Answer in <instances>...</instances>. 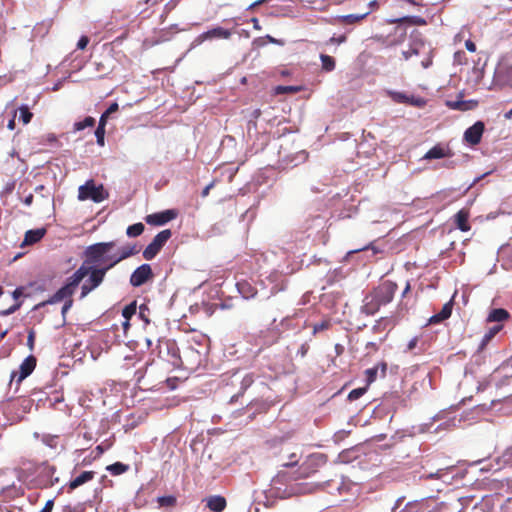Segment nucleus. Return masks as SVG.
<instances>
[{
  "instance_id": "1",
  "label": "nucleus",
  "mask_w": 512,
  "mask_h": 512,
  "mask_svg": "<svg viewBox=\"0 0 512 512\" xmlns=\"http://www.w3.org/2000/svg\"><path fill=\"white\" fill-rule=\"evenodd\" d=\"M88 275L87 266H81L77 269L72 276L67 279L66 284L61 287L48 301L41 303L39 306H43L46 303H56L64 299H71L76 288L80 282Z\"/></svg>"
},
{
  "instance_id": "2",
  "label": "nucleus",
  "mask_w": 512,
  "mask_h": 512,
  "mask_svg": "<svg viewBox=\"0 0 512 512\" xmlns=\"http://www.w3.org/2000/svg\"><path fill=\"white\" fill-rule=\"evenodd\" d=\"M109 193L104 189L103 185L96 186L94 180H88L84 185L78 189V199L80 201L92 200L95 203H100L108 199Z\"/></svg>"
},
{
  "instance_id": "3",
  "label": "nucleus",
  "mask_w": 512,
  "mask_h": 512,
  "mask_svg": "<svg viewBox=\"0 0 512 512\" xmlns=\"http://www.w3.org/2000/svg\"><path fill=\"white\" fill-rule=\"evenodd\" d=\"M397 289L396 283L389 280L383 281L374 289L372 294L373 300L378 306L386 305L393 300Z\"/></svg>"
},
{
  "instance_id": "4",
  "label": "nucleus",
  "mask_w": 512,
  "mask_h": 512,
  "mask_svg": "<svg viewBox=\"0 0 512 512\" xmlns=\"http://www.w3.org/2000/svg\"><path fill=\"white\" fill-rule=\"evenodd\" d=\"M326 462L327 457L322 453H314L309 455L299 467V477H310L311 475L315 474L320 467L324 466Z\"/></svg>"
},
{
  "instance_id": "5",
  "label": "nucleus",
  "mask_w": 512,
  "mask_h": 512,
  "mask_svg": "<svg viewBox=\"0 0 512 512\" xmlns=\"http://www.w3.org/2000/svg\"><path fill=\"white\" fill-rule=\"evenodd\" d=\"M172 232L170 229H165L159 232L146 247L142 256H156L165 243L171 238Z\"/></svg>"
},
{
  "instance_id": "6",
  "label": "nucleus",
  "mask_w": 512,
  "mask_h": 512,
  "mask_svg": "<svg viewBox=\"0 0 512 512\" xmlns=\"http://www.w3.org/2000/svg\"><path fill=\"white\" fill-rule=\"evenodd\" d=\"M206 354L207 349H205L204 351H198L194 347L189 346L184 351V356L182 358L184 364L182 366H185L190 369H196L202 364Z\"/></svg>"
},
{
  "instance_id": "7",
  "label": "nucleus",
  "mask_w": 512,
  "mask_h": 512,
  "mask_svg": "<svg viewBox=\"0 0 512 512\" xmlns=\"http://www.w3.org/2000/svg\"><path fill=\"white\" fill-rule=\"evenodd\" d=\"M425 50V42L422 38V34L414 30L411 34V43L407 50L402 51L403 58L405 60L411 59L413 56L420 55Z\"/></svg>"
},
{
  "instance_id": "8",
  "label": "nucleus",
  "mask_w": 512,
  "mask_h": 512,
  "mask_svg": "<svg viewBox=\"0 0 512 512\" xmlns=\"http://www.w3.org/2000/svg\"><path fill=\"white\" fill-rule=\"evenodd\" d=\"M154 274L149 264H142L134 270L130 276V284L133 287H140L153 278Z\"/></svg>"
},
{
  "instance_id": "9",
  "label": "nucleus",
  "mask_w": 512,
  "mask_h": 512,
  "mask_svg": "<svg viewBox=\"0 0 512 512\" xmlns=\"http://www.w3.org/2000/svg\"><path fill=\"white\" fill-rule=\"evenodd\" d=\"M485 130V124L482 121L475 122L464 132V141L471 146L478 145L481 142Z\"/></svg>"
},
{
  "instance_id": "10",
  "label": "nucleus",
  "mask_w": 512,
  "mask_h": 512,
  "mask_svg": "<svg viewBox=\"0 0 512 512\" xmlns=\"http://www.w3.org/2000/svg\"><path fill=\"white\" fill-rule=\"evenodd\" d=\"M92 258H87V260L81 265V266H87L88 268V275L89 278L87 279V282L95 289L98 287L106 274V271L108 270V267L106 268H95L92 265V261H90Z\"/></svg>"
},
{
  "instance_id": "11",
  "label": "nucleus",
  "mask_w": 512,
  "mask_h": 512,
  "mask_svg": "<svg viewBox=\"0 0 512 512\" xmlns=\"http://www.w3.org/2000/svg\"><path fill=\"white\" fill-rule=\"evenodd\" d=\"M177 211L174 209H168L162 212L149 214L145 217V221L149 225L161 226L177 217Z\"/></svg>"
},
{
  "instance_id": "12",
  "label": "nucleus",
  "mask_w": 512,
  "mask_h": 512,
  "mask_svg": "<svg viewBox=\"0 0 512 512\" xmlns=\"http://www.w3.org/2000/svg\"><path fill=\"white\" fill-rule=\"evenodd\" d=\"M36 362L37 360L33 355H29L28 357H26L20 365L19 373L17 374V372H12L10 382H12L16 376H18L17 382H22L34 371L36 367Z\"/></svg>"
},
{
  "instance_id": "13",
  "label": "nucleus",
  "mask_w": 512,
  "mask_h": 512,
  "mask_svg": "<svg viewBox=\"0 0 512 512\" xmlns=\"http://www.w3.org/2000/svg\"><path fill=\"white\" fill-rule=\"evenodd\" d=\"M232 33L230 30L225 29L223 27H215L211 30H208L206 32H203L200 34L196 39L195 43L201 44L206 40H212V39H229L231 37Z\"/></svg>"
},
{
  "instance_id": "14",
  "label": "nucleus",
  "mask_w": 512,
  "mask_h": 512,
  "mask_svg": "<svg viewBox=\"0 0 512 512\" xmlns=\"http://www.w3.org/2000/svg\"><path fill=\"white\" fill-rule=\"evenodd\" d=\"M469 217L470 213L467 209H461L455 214L454 223L460 231L468 232L470 230Z\"/></svg>"
},
{
  "instance_id": "15",
  "label": "nucleus",
  "mask_w": 512,
  "mask_h": 512,
  "mask_svg": "<svg viewBox=\"0 0 512 512\" xmlns=\"http://www.w3.org/2000/svg\"><path fill=\"white\" fill-rule=\"evenodd\" d=\"M206 505L213 512H223L227 507V501L221 495H214L206 499Z\"/></svg>"
},
{
  "instance_id": "16",
  "label": "nucleus",
  "mask_w": 512,
  "mask_h": 512,
  "mask_svg": "<svg viewBox=\"0 0 512 512\" xmlns=\"http://www.w3.org/2000/svg\"><path fill=\"white\" fill-rule=\"evenodd\" d=\"M165 344H166L168 356H170L168 361H170L173 366L179 367V366L183 365L184 361L179 354V349H178L176 343L174 341H166Z\"/></svg>"
},
{
  "instance_id": "17",
  "label": "nucleus",
  "mask_w": 512,
  "mask_h": 512,
  "mask_svg": "<svg viewBox=\"0 0 512 512\" xmlns=\"http://www.w3.org/2000/svg\"><path fill=\"white\" fill-rule=\"evenodd\" d=\"M45 234H46V229L45 228H38V229H34V230H28L25 233V237H24L23 242L21 243V247L37 243L38 241H40L44 237Z\"/></svg>"
},
{
  "instance_id": "18",
  "label": "nucleus",
  "mask_w": 512,
  "mask_h": 512,
  "mask_svg": "<svg viewBox=\"0 0 512 512\" xmlns=\"http://www.w3.org/2000/svg\"><path fill=\"white\" fill-rule=\"evenodd\" d=\"M112 247L113 243H96L86 249L85 256H104Z\"/></svg>"
},
{
  "instance_id": "19",
  "label": "nucleus",
  "mask_w": 512,
  "mask_h": 512,
  "mask_svg": "<svg viewBox=\"0 0 512 512\" xmlns=\"http://www.w3.org/2000/svg\"><path fill=\"white\" fill-rule=\"evenodd\" d=\"M95 477L94 471H83L80 475L76 476L74 479H72L69 484L68 488L69 490H74L87 482L93 480Z\"/></svg>"
},
{
  "instance_id": "20",
  "label": "nucleus",
  "mask_w": 512,
  "mask_h": 512,
  "mask_svg": "<svg viewBox=\"0 0 512 512\" xmlns=\"http://www.w3.org/2000/svg\"><path fill=\"white\" fill-rule=\"evenodd\" d=\"M452 308H453L452 301L445 303L440 312H438L435 315L430 317L428 323L429 324H438V323H441L442 321L448 319L452 314Z\"/></svg>"
},
{
  "instance_id": "21",
  "label": "nucleus",
  "mask_w": 512,
  "mask_h": 512,
  "mask_svg": "<svg viewBox=\"0 0 512 512\" xmlns=\"http://www.w3.org/2000/svg\"><path fill=\"white\" fill-rule=\"evenodd\" d=\"M447 106L453 110L468 111L473 110L478 106L477 100H457L447 101Z\"/></svg>"
},
{
  "instance_id": "22",
  "label": "nucleus",
  "mask_w": 512,
  "mask_h": 512,
  "mask_svg": "<svg viewBox=\"0 0 512 512\" xmlns=\"http://www.w3.org/2000/svg\"><path fill=\"white\" fill-rule=\"evenodd\" d=\"M370 12H365L364 14H348V15H340L335 18L336 23L344 24V25H353L361 22L365 19Z\"/></svg>"
},
{
  "instance_id": "23",
  "label": "nucleus",
  "mask_w": 512,
  "mask_h": 512,
  "mask_svg": "<svg viewBox=\"0 0 512 512\" xmlns=\"http://www.w3.org/2000/svg\"><path fill=\"white\" fill-rule=\"evenodd\" d=\"M180 29H178L177 25H171L168 28L161 29L156 36L155 43H163L170 41L173 36L178 33Z\"/></svg>"
},
{
  "instance_id": "24",
  "label": "nucleus",
  "mask_w": 512,
  "mask_h": 512,
  "mask_svg": "<svg viewBox=\"0 0 512 512\" xmlns=\"http://www.w3.org/2000/svg\"><path fill=\"white\" fill-rule=\"evenodd\" d=\"M379 368L381 369L382 376H385L387 370L386 362H380L376 366L369 368L365 371L366 381L368 385L376 380Z\"/></svg>"
},
{
  "instance_id": "25",
  "label": "nucleus",
  "mask_w": 512,
  "mask_h": 512,
  "mask_svg": "<svg viewBox=\"0 0 512 512\" xmlns=\"http://www.w3.org/2000/svg\"><path fill=\"white\" fill-rule=\"evenodd\" d=\"M450 153L448 150H445L440 145H435L431 149L427 151V153L424 155V159H441L445 157H449Z\"/></svg>"
},
{
  "instance_id": "26",
  "label": "nucleus",
  "mask_w": 512,
  "mask_h": 512,
  "mask_svg": "<svg viewBox=\"0 0 512 512\" xmlns=\"http://www.w3.org/2000/svg\"><path fill=\"white\" fill-rule=\"evenodd\" d=\"M390 23H408L410 25L424 26L427 24L426 20L420 16H404L401 18L390 20Z\"/></svg>"
},
{
  "instance_id": "27",
  "label": "nucleus",
  "mask_w": 512,
  "mask_h": 512,
  "mask_svg": "<svg viewBox=\"0 0 512 512\" xmlns=\"http://www.w3.org/2000/svg\"><path fill=\"white\" fill-rule=\"evenodd\" d=\"M254 376L253 374H246L241 380V387L239 393L233 395L230 399V402H236L239 396H242L244 392L253 384Z\"/></svg>"
},
{
  "instance_id": "28",
  "label": "nucleus",
  "mask_w": 512,
  "mask_h": 512,
  "mask_svg": "<svg viewBox=\"0 0 512 512\" xmlns=\"http://www.w3.org/2000/svg\"><path fill=\"white\" fill-rule=\"evenodd\" d=\"M509 318V313L503 308L491 310L487 317L488 322H502Z\"/></svg>"
},
{
  "instance_id": "29",
  "label": "nucleus",
  "mask_w": 512,
  "mask_h": 512,
  "mask_svg": "<svg viewBox=\"0 0 512 512\" xmlns=\"http://www.w3.org/2000/svg\"><path fill=\"white\" fill-rule=\"evenodd\" d=\"M106 470L109 471L113 476H118L126 473L129 470V465L123 464L121 462H115L111 465H108Z\"/></svg>"
},
{
  "instance_id": "30",
  "label": "nucleus",
  "mask_w": 512,
  "mask_h": 512,
  "mask_svg": "<svg viewBox=\"0 0 512 512\" xmlns=\"http://www.w3.org/2000/svg\"><path fill=\"white\" fill-rule=\"evenodd\" d=\"M322 69L326 72H331L336 67L335 59L329 55L321 54L320 55Z\"/></svg>"
},
{
  "instance_id": "31",
  "label": "nucleus",
  "mask_w": 512,
  "mask_h": 512,
  "mask_svg": "<svg viewBox=\"0 0 512 512\" xmlns=\"http://www.w3.org/2000/svg\"><path fill=\"white\" fill-rule=\"evenodd\" d=\"M96 121L93 117L91 116H87L85 117L84 120L82 121H78V122H75L74 123V126H73V130L76 132V131H81L87 127H93L95 125Z\"/></svg>"
},
{
  "instance_id": "32",
  "label": "nucleus",
  "mask_w": 512,
  "mask_h": 512,
  "mask_svg": "<svg viewBox=\"0 0 512 512\" xmlns=\"http://www.w3.org/2000/svg\"><path fill=\"white\" fill-rule=\"evenodd\" d=\"M19 111V119L23 122L24 125L30 123L33 113L30 112L29 107L27 105H22L18 109Z\"/></svg>"
},
{
  "instance_id": "33",
  "label": "nucleus",
  "mask_w": 512,
  "mask_h": 512,
  "mask_svg": "<svg viewBox=\"0 0 512 512\" xmlns=\"http://www.w3.org/2000/svg\"><path fill=\"white\" fill-rule=\"evenodd\" d=\"M144 231V225L139 222V223H135L133 225H130L128 228H127V235L129 237H137L139 235H141Z\"/></svg>"
},
{
  "instance_id": "34",
  "label": "nucleus",
  "mask_w": 512,
  "mask_h": 512,
  "mask_svg": "<svg viewBox=\"0 0 512 512\" xmlns=\"http://www.w3.org/2000/svg\"><path fill=\"white\" fill-rule=\"evenodd\" d=\"M388 96L396 103L405 104L408 100V95L398 91H387Z\"/></svg>"
},
{
  "instance_id": "35",
  "label": "nucleus",
  "mask_w": 512,
  "mask_h": 512,
  "mask_svg": "<svg viewBox=\"0 0 512 512\" xmlns=\"http://www.w3.org/2000/svg\"><path fill=\"white\" fill-rule=\"evenodd\" d=\"M176 497L162 496L158 498V503L161 507H173L176 505Z\"/></svg>"
},
{
  "instance_id": "36",
  "label": "nucleus",
  "mask_w": 512,
  "mask_h": 512,
  "mask_svg": "<svg viewBox=\"0 0 512 512\" xmlns=\"http://www.w3.org/2000/svg\"><path fill=\"white\" fill-rule=\"evenodd\" d=\"M331 327V321L329 319L322 320L320 323H317L313 326L312 334L316 335L317 333L328 330Z\"/></svg>"
},
{
  "instance_id": "37",
  "label": "nucleus",
  "mask_w": 512,
  "mask_h": 512,
  "mask_svg": "<svg viewBox=\"0 0 512 512\" xmlns=\"http://www.w3.org/2000/svg\"><path fill=\"white\" fill-rule=\"evenodd\" d=\"M405 104L421 108V107L425 106L426 101L422 97L408 95V100Z\"/></svg>"
},
{
  "instance_id": "38",
  "label": "nucleus",
  "mask_w": 512,
  "mask_h": 512,
  "mask_svg": "<svg viewBox=\"0 0 512 512\" xmlns=\"http://www.w3.org/2000/svg\"><path fill=\"white\" fill-rule=\"evenodd\" d=\"M367 391V388L366 387H361V388H356V389H353L352 391H350V393L348 394V399L350 401H354V400H357L359 399L360 397H362Z\"/></svg>"
},
{
  "instance_id": "39",
  "label": "nucleus",
  "mask_w": 512,
  "mask_h": 512,
  "mask_svg": "<svg viewBox=\"0 0 512 512\" xmlns=\"http://www.w3.org/2000/svg\"><path fill=\"white\" fill-rule=\"evenodd\" d=\"M136 313V302H132L129 305L125 306L122 315L127 320L130 319Z\"/></svg>"
},
{
  "instance_id": "40",
  "label": "nucleus",
  "mask_w": 512,
  "mask_h": 512,
  "mask_svg": "<svg viewBox=\"0 0 512 512\" xmlns=\"http://www.w3.org/2000/svg\"><path fill=\"white\" fill-rule=\"evenodd\" d=\"M371 249L372 250V253L373 254H378V253H382L383 251L378 249L374 243H371L369 246H366V247H363V248H360V249H355V250H350L347 252L346 256H351L352 254L354 253H358L360 251H366V250H369Z\"/></svg>"
},
{
  "instance_id": "41",
  "label": "nucleus",
  "mask_w": 512,
  "mask_h": 512,
  "mask_svg": "<svg viewBox=\"0 0 512 512\" xmlns=\"http://www.w3.org/2000/svg\"><path fill=\"white\" fill-rule=\"evenodd\" d=\"M501 329L502 325L500 324L490 328L489 331L485 334L483 342H489Z\"/></svg>"
},
{
  "instance_id": "42",
  "label": "nucleus",
  "mask_w": 512,
  "mask_h": 512,
  "mask_svg": "<svg viewBox=\"0 0 512 512\" xmlns=\"http://www.w3.org/2000/svg\"><path fill=\"white\" fill-rule=\"evenodd\" d=\"M105 133V128L102 127H97L95 130L96 141L99 146H104L105 144Z\"/></svg>"
},
{
  "instance_id": "43",
  "label": "nucleus",
  "mask_w": 512,
  "mask_h": 512,
  "mask_svg": "<svg viewBox=\"0 0 512 512\" xmlns=\"http://www.w3.org/2000/svg\"><path fill=\"white\" fill-rule=\"evenodd\" d=\"M383 342V339H380L379 342H367L365 345V349L367 350V355L375 353L379 350V345Z\"/></svg>"
},
{
  "instance_id": "44",
  "label": "nucleus",
  "mask_w": 512,
  "mask_h": 512,
  "mask_svg": "<svg viewBox=\"0 0 512 512\" xmlns=\"http://www.w3.org/2000/svg\"><path fill=\"white\" fill-rule=\"evenodd\" d=\"M140 248L137 246L124 247L120 253V256H134L140 252Z\"/></svg>"
},
{
  "instance_id": "45",
  "label": "nucleus",
  "mask_w": 512,
  "mask_h": 512,
  "mask_svg": "<svg viewBox=\"0 0 512 512\" xmlns=\"http://www.w3.org/2000/svg\"><path fill=\"white\" fill-rule=\"evenodd\" d=\"M454 62L459 65L465 64L467 62L465 53L463 51H457L454 54Z\"/></svg>"
},
{
  "instance_id": "46",
  "label": "nucleus",
  "mask_w": 512,
  "mask_h": 512,
  "mask_svg": "<svg viewBox=\"0 0 512 512\" xmlns=\"http://www.w3.org/2000/svg\"><path fill=\"white\" fill-rule=\"evenodd\" d=\"M502 460H503L504 464L512 465V447L507 448L504 451V453L502 455Z\"/></svg>"
},
{
  "instance_id": "47",
  "label": "nucleus",
  "mask_w": 512,
  "mask_h": 512,
  "mask_svg": "<svg viewBox=\"0 0 512 512\" xmlns=\"http://www.w3.org/2000/svg\"><path fill=\"white\" fill-rule=\"evenodd\" d=\"M20 307H21V302H17L16 304L12 305L8 309L1 311L0 315L8 316V315L16 312Z\"/></svg>"
},
{
  "instance_id": "48",
  "label": "nucleus",
  "mask_w": 512,
  "mask_h": 512,
  "mask_svg": "<svg viewBox=\"0 0 512 512\" xmlns=\"http://www.w3.org/2000/svg\"><path fill=\"white\" fill-rule=\"evenodd\" d=\"M346 40H347V37L344 34L340 35L338 37L333 36L328 40L327 44H342V43L346 42Z\"/></svg>"
},
{
  "instance_id": "49",
  "label": "nucleus",
  "mask_w": 512,
  "mask_h": 512,
  "mask_svg": "<svg viewBox=\"0 0 512 512\" xmlns=\"http://www.w3.org/2000/svg\"><path fill=\"white\" fill-rule=\"evenodd\" d=\"M300 268H301V263L298 261H295L292 268H289V266H288L285 270L283 269L281 272L284 274H292V273L298 271Z\"/></svg>"
},
{
  "instance_id": "50",
  "label": "nucleus",
  "mask_w": 512,
  "mask_h": 512,
  "mask_svg": "<svg viewBox=\"0 0 512 512\" xmlns=\"http://www.w3.org/2000/svg\"><path fill=\"white\" fill-rule=\"evenodd\" d=\"M306 486L307 485H303V484H296L294 487H292V491L294 494H305L307 493L308 491L306 490Z\"/></svg>"
},
{
  "instance_id": "51",
  "label": "nucleus",
  "mask_w": 512,
  "mask_h": 512,
  "mask_svg": "<svg viewBox=\"0 0 512 512\" xmlns=\"http://www.w3.org/2000/svg\"><path fill=\"white\" fill-rule=\"evenodd\" d=\"M94 288L86 281L81 287V297L87 296Z\"/></svg>"
},
{
  "instance_id": "52",
  "label": "nucleus",
  "mask_w": 512,
  "mask_h": 512,
  "mask_svg": "<svg viewBox=\"0 0 512 512\" xmlns=\"http://www.w3.org/2000/svg\"><path fill=\"white\" fill-rule=\"evenodd\" d=\"M89 43V38L87 36H81L77 43V48L80 50H84Z\"/></svg>"
},
{
  "instance_id": "53",
  "label": "nucleus",
  "mask_w": 512,
  "mask_h": 512,
  "mask_svg": "<svg viewBox=\"0 0 512 512\" xmlns=\"http://www.w3.org/2000/svg\"><path fill=\"white\" fill-rule=\"evenodd\" d=\"M309 349H310L309 344L307 342H305L300 346L297 354L300 355L302 358H304L307 355Z\"/></svg>"
},
{
  "instance_id": "54",
  "label": "nucleus",
  "mask_w": 512,
  "mask_h": 512,
  "mask_svg": "<svg viewBox=\"0 0 512 512\" xmlns=\"http://www.w3.org/2000/svg\"><path fill=\"white\" fill-rule=\"evenodd\" d=\"M34 343H35V332L33 330L29 331L28 337H27V345L30 348V350L34 349Z\"/></svg>"
},
{
  "instance_id": "55",
  "label": "nucleus",
  "mask_w": 512,
  "mask_h": 512,
  "mask_svg": "<svg viewBox=\"0 0 512 512\" xmlns=\"http://www.w3.org/2000/svg\"><path fill=\"white\" fill-rule=\"evenodd\" d=\"M432 64V56L430 52H428L427 56L421 61V66L423 68H428Z\"/></svg>"
},
{
  "instance_id": "56",
  "label": "nucleus",
  "mask_w": 512,
  "mask_h": 512,
  "mask_svg": "<svg viewBox=\"0 0 512 512\" xmlns=\"http://www.w3.org/2000/svg\"><path fill=\"white\" fill-rule=\"evenodd\" d=\"M118 109H119L118 103L114 102V103L110 104V106L106 109L105 113L110 116L111 114L117 112Z\"/></svg>"
},
{
  "instance_id": "57",
  "label": "nucleus",
  "mask_w": 512,
  "mask_h": 512,
  "mask_svg": "<svg viewBox=\"0 0 512 512\" xmlns=\"http://www.w3.org/2000/svg\"><path fill=\"white\" fill-rule=\"evenodd\" d=\"M54 507V500L50 499L45 503V506L40 512H51Z\"/></svg>"
},
{
  "instance_id": "58",
  "label": "nucleus",
  "mask_w": 512,
  "mask_h": 512,
  "mask_svg": "<svg viewBox=\"0 0 512 512\" xmlns=\"http://www.w3.org/2000/svg\"><path fill=\"white\" fill-rule=\"evenodd\" d=\"M109 115H107L105 112L101 115L98 123V127L105 128L107 121H108Z\"/></svg>"
},
{
  "instance_id": "59",
  "label": "nucleus",
  "mask_w": 512,
  "mask_h": 512,
  "mask_svg": "<svg viewBox=\"0 0 512 512\" xmlns=\"http://www.w3.org/2000/svg\"><path fill=\"white\" fill-rule=\"evenodd\" d=\"M465 47L469 52H475L476 51V44L472 40H466Z\"/></svg>"
},
{
  "instance_id": "60",
  "label": "nucleus",
  "mask_w": 512,
  "mask_h": 512,
  "mask_svg": "<svg viewBox=\"0 0 512 512\" xmlns=\"http://www.w3.org/2000/svg\"><path fill=\"white\" fill-rule=\"evenodd\" d=\"M297 462H298V459H297L296 454L292 453L289 457V462L285 463L284 466H293V465L297 464Z\"/></svg>"
},
{
  "instance_id": "61",
  "label": "nucleus",
  "mask_w": 512,
  "mask_h": 512,
  "mask_svg": "<svg viewBox=\"0 0 512 512\" xmlns=\"http://www.w3.org/2000/svg\"><path fill=\"white\" fill-rule=\"evenodd\" d=\"M291 92V91H295L294 87L292 86H278L277 87V92L278 93H284V92Z\"/></svg>"
},
{
  "instance_id": "62",
  "label": "nucleus",
  "mask_w": 512,
  "mask_h": 512,
  "mask_svg": "<svg viewBox=\"0 0 512 512\" xmlns=\"http://www.w3.org/2000/svg\"><path fill=\"white\" fill-rule=\"evenodd\" d=\"M72 304H73V300L72 299L66 300V302L64 303V305L62 307V314L63 315L71 308Z\"/></svg>"
},
{
  "instance_id": "63",
  "label": "nucleus",
  "mask_w": 512,
  "mask_h": 512,
  "mask_svg": "<svg viewBox=\"0 0 512 512\" xmlns=\"http://www.w3.org/2000/svg\"><path fill=\"white\" fill-rule=\"evenodd\" d=\"M334 349H335V353H336L337 356L342 355L344 353V350H345L344 346L342 344H339V343L335 344Z\"/></svg>"
},
{
  "instance_id": "64",
  "label": "nucleus",
  "mask_w": 512,
  "mask_h": 512,
  "mask_svg": "<svg viewBox=\"0 0 512 512\" xmlns=\"http://www.w3.org/2000/svg\"><path fill=\"white\" fill-rule=\"evenodd\" d=\"M417 343H418L417 337H414L413 339H411L407 345L408 350H413L416 347Z\"/></svg>"
}]
</instances>
